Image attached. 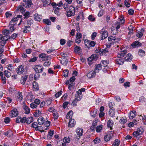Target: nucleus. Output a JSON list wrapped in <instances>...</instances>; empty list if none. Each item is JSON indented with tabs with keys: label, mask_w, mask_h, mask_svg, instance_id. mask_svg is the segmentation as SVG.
I'll use <instances>...</instances> for the list:
<instances>
[{
	"label": "nucleus",
	"mask_w": 146,
	"mask_h": 146,
	"mask_svg": "<svg viewBox=\"0 0 146 146\" xmlns=\"http://www.w3.org/2000/svg\"><path fill=\"white\" fill-rule=\"evenodd\" d=\"M74 3H72V5L70 6H69L68 9H69V10H71L72 11H74V12H75V8L74 6Z\"/></svg>",
	"instance_id": "42"
},
{
	"label": "nucleus",
	"mask_w": 146,
	"mask_h": 146,
	"mask_svg": "<svg viewBox=\"0 0 146 146\" xmlns=\"http://www.w3.org/2000/svg\"><path fill=\"white\" fill-rule=\"evenodd\" d=\"M126 54L123 52H121L118 53L117 55V57L118 58L123 57Z\"/></svg>",
	"instance_id": "47"
},
{
	"label": "nucleus",
	"mask_w": 146,
	"mask_h": 146,
	"mask_svg": "<svg viewBox=\"0 0 146 146\" xmlns=\"http://www.w3.org/2000/svg\"><path fill=\"white\" fill-rule=\"evenodd\" d=\"M90 41L88 40H85V46L88 48H90V47L88 45L90 44Z\"/></svg>",
	"instance_id": "57"
},
{
	"label": "nucleus",
	"mask_w": 146,
	"mask_h": 146,
	"mask_svg": "<svg viewBox=\"0 0 146 146\" xmlns=\"http://www.w3.org/2000/svg\"><path fill=\"white\" fill-rule=\"evenodd\" d=\"M41 1L42 3V5L43 7L49 5L51 3V0H41Z\"/></svg>",
	"instance_id": "13"
},
{
	"label": "nucleus",
	"mask_w": 146,
	"mask_h": 146,
	"mask_svg": "<svg viewBox=\"0 0 146 146\" xmlns=\"http://www.w3.org/2000/svg\"><path fill=\"white\" fill-rule=\"evenodd\" d=\"M127 120L125 117H121L119 120V122L122 124H124L127 122Z\"/></svg>",
	"instance_id": "33"
},
{
	"label": "nucleus",
	"mask_w": 146,
	"mask_h": 146,
	"mask_svg": "<svg viewBox=\"0 0 146 146\" xmlns=\"http://www.w3.org/2000/svg\"><path fill=\"white\" fill-rule=\"evenodd\" d=\"M30 13L29 12L27 11L26 12L24 15L25 16L24 18V19L28 18L30 16Z\"/></svg>",
	"instance_id": "49"
},
{
	"label": "nucleus",
	"mask_w": 146,
	"mask_h": 146,
	"mask_svg": "<svg viewBox=\"0 0 146 146\" xmlns=\"http://www.w3.org/2000/svg\"><path fill=\"white\" fill-rule=\"evenodd\" d=\"M81 48L80 47L78 46H76L74 48V50L75 53H79L80 52V50Z\"/></svg>",
	"instance_id": "38"
},
{
	"label": "nucleus",
	"mask_w": 146,
	"mask_h": 146,
	"mask_svg": "<svg viewBox=\"0 0 146 146\" xmlns=\"http://www.w3.org/2000/svg\"><path fill=\"white\" fill-rule=\"evenodd\" d=\"M63 8L66 10H67L68 9L69 7V5L67 4H64L63 5H62Z\"/></svg>",
	"instance_id": "64"
},
{
	"label": "nucleus",
	"mask_w": 146,
	"mask_h": 146,
	"mask_svg": "<svg viewBox=\"0 0 146 146\" xmlns=\"http://www.w3.org/2000/svg\"><path fill=\"white\" fill-rule=\"evenodd\" d=\"M32 127L34 128H35L36 130L38 129V125L36 122H34L32 124Z\"/></svg>",
	"instance_id": "45"
},
{
	"label": "nucleus",
	"mask_w": 146,
	"mask_h": 146,
	"mask_svg": "<svg viewBox=\"0 0 146 146\" xmlns=\"http://www.w3.org/2000/svg\"><path fill=\"white\" fill-rule=\"evenodd\" d=\"M18 115V111L16 109H14L11 111L10 113V116L11 117H15Z\"/></svg>",
	"instance_id": "9"
},
{
	"label": "nucleus",
	"mask_w": 146,
	"mask_h": 146,
	"mask_svg": "<svg viewBox=\"0 0 146 146\" xmlns=\"http://www.w3.org/2000/svg\"><path fill=\"white\" fill-rule=\"evenodd\" d=\"M10 37L9 36L4 35V36H3V38L2 41H1L0 42H5V44L6 43V41H7L8 39Z\"/></svg>",
	"instance_id": "36"
},
{
	"label": "nucleus",
	"mask_w": 146,
	"mask_h": 146,
	"mask_svg": "<svg viewBox=\"0 0 146 146\" xmlns=\"http://www.w3.org/2000/svg\"><path fill=\"white\" fill-rule=\"evenodd\" d=\"M109 114L111 117H112L114 115V111L113 109L110 110L109 111Z\"/></svg>",
	"instance_id": "52"
},
{
	"label": "nucleus",
	"mask_w": 146,
	"mask_h": 146,
	"mask_svg": "<svg viewBox=\"0 0 146 146\" xmlns=\"http://www.w3.org/2000/svg\"><path fill=\"white\" fill-rule=\"evenodd\" d=\"M38 123L39 125H41L44 123V120L43 117H40L38 118Z\"/></svg>",
	"instance_id": "23"
},
{
	"label": "nucleus",
	"mask_w": 146,
	"mask_h": 146,
	"mask_svg": "<svg viewBox=\"0 0 146 146\" xmlns=\"http://www.w3.org/2000/svg\"><path fill=\"white\" fill-rule=\"evenodd\" d=\"M28 78V76L27 75H24L22 77L21 80H20V82L21 84L24 85L26 81L27 78Z\"/></svg>",
	"instance_id": "16"
},
{
	"label": "nucleus",
	"mask_w": 146,
	"mask_h": 146,
	"mask_svg": "<svg viewBox=\"0 0 146 146\" xmlns=\"http://www.w3.org/2000/svg\"><path fill=\"white\" fill-rule=\"evenodd\" d=\"M138 54L141 56H143L145 55V52L142 49H139L138 51Z\"/></svg>",
	"instance_id": "34"
},
{
	"label": "nucleus",
	"mask_w": 146,
	"mask_h": 146,
	"mask_svg": "<svg viewBox=\"0 0 146 146\" xmlns=\"http://www.w3.org/2000/svg\"><path fill=\"white\" fill-rule=\"evenodd\" d=\"M102 65L98 64V65H96L95 66V72H98L99 70H100L102 69Z\"/></svg>",
	"instance_id": "26"
},
{
	"label": "nucleus",
	"mask_w": 146,
	"mask_h": 146,
	"mask_svg": "<svg viewBox=\"0 0 146 146\" xmlns=\"http://www.w3.org/2000/svg\"><path fill=\"white\" fill-rule=\"evenodd\" d=\"M4 74L5 76L7 78H9L11 76V73L7 70H5L4 71Z\"/></svg>",
	"instance_id": "40"
},
{
	"label": "nucleus",
	"mask_w": 146,
	"mask_h": 146,
	"mask_svg": "<svg viewBox=\"0 0 146 146\" xmlns=\"http://www.w3.org/2000/svg\"><path fill=\"white\" fill-rule=\"evenodd\" d=\"M112 137L110 134H108L106 135L104 137V139L106 141L110 140L112 138Z\"/></svg>",
	"instance_id": "32"
},
{
	"label": "nucleus",
	"mask_w": 146,
	"mask_h": 146,
	"mask_svg": "<svg viewBox=\"0 0 146 146\" xmlns=\"http://www.w3.org/2000/svg\"><path fill=\"white\" fill-rule=\"evenodd\" d=\"M30 106L31 108L34 109L36 108L37 107V105L34 102H33L30 104Z\"/></svg>",
	"instance_id": "54"
},
{
	"label": "nucleus",
	"mask_w": 146,
	"mask_h": 146,
	"mask_svg": "<svg viewBox=\"0 0 146 146\" xmlns=\"http://www.w3.org/2000/svg\"><path fill=\"white\" fill-rule=\"evenodd\" d=\"M37 59L36 57H35L33 58H31L29 60V62H33L36 61Z\"/></svg>",
	"instance_id": "59"
},
{
	"label": "nucleus",
	"mask_w": 146,
	"mask_h": 146,
	"mask_svg": "<svg viewBox=\"0 0 146 146\" xmlns=\"http://www.w3.org/2000/svg\"><path fill=\"white\" fill-rule=\"evenodd\" d=\"M141 43L137 41H135L131 44L132 46H133L134 47L141 46Z\"/></svg>",
	"instance_id": "24"
},
{
	"label": "nucleus",
	"mask_w": 146,
	"mask_h": 146,
	"mask_svg": "<svg viewBox=\"0 0 146 146\" xmlns=\"http://www.w3.org/2000/svg\"><path fill=\"white\" fill-rule=\"evenodd\" d=\"M102 128V125H100L97 127L96 131L97 132H100Z\"/></svg>",
	"instance_id": "46"
},
{
	"label": "nucleus",
	"mask_w": 146,
	"mask_h": 146,
	"mask_svg": "<svg viewBox=\"0 0 146 146\" xmlns=\"http://www.w3.org/2000/svg\"><path fill=\"white\" fill-rule=\"evenodd\" d=\"M22 5L18 7V10L19 11L21 12V13H23L25 12V9L24 8Z\"/></svg>",
	"instance_id": "35"
},
{
	"label": "nucleus",
	"mask_w": 146,
	"mask_h": 146,
	"mask_svg": "<svg viewBox=\"0 0 146 146\" xmlns=\"http://www.w3.org/2000/svg\"><path fill=\"white\" fill-rule=\"evenodd\" d=\"M69 71L68 70H64L63 72V76L65 77H66L68 76V74Z\"/></svg>",
	"instance_id": "41"
},
{
	"label": "nucleus",
	"mask_w": 146,
	"mask_h": 146,
	"mask_svg": "<svg viewBox=\"0 0 146 146\" xmlns=\"http://www.w3.org/2000/svg\"><path fill=\"white\" fill-rule=\"evenodd\" d=\"M41 113V111H40L39 110H36L34 114V115L36 117H38L39 116Z\"/></svg>",
	"instance_id": "43"
},
{
	"label": "nucleus",
	"mask_w": 146,
	"mask_h": 146,
	"mask_svg": "<svg viewBox=\"0 0 146 146\" xmlns=\"http://www.w3.org/2000/svg\"><path fill=\"white\" fill-rule=\"evenodd\" d=\"M24 70V68L22 65L18 66L16 69V71L17 73L19 74H21L23 73Z\"/></svg>",
	"instance_id": "5"
},
{
	"label": "nucleus",
	"mask_w": 146,
	"mask_h": 146,
	"mask_svg": "<svg viewBox=\"0 0 146 146\" xmlns=\"http://www.w3.org/2000/svg\"><path fill=\"white\" fill-rule=\"evenodd\" d=\"M44 123V125L46 127L45 129H47L48 127L50 125V122L49 121H46L45 123Z\"/></svg>",
	"instance_id": "55"
},
{
	"label": "nucleus",
	"mask_w": 146,
	"mask_h": 146,
	"mask_svg": "<svg viewBox=\"0 0 146 146\" xmlns=\"http://www.w3.org/2000/svg\"><path fill=\"white\" fill-rule=\"evenodd\" d=\"M31 29L30 26L29 25L25 26L23 32L24 33H26L30 31Z\"/></svg>",
	"instance_id": "30"
},
{
	"label": "nucleus",
	"mask_w": 146,
	"mask_h": 146,
	"mask_svg": "<svg viewBox=\"0 0 146 146\" xmlns=\"http://www.w3.org/2000/svg\"><path fill=\"white\" fill-rule=\"evenodd\" d=\"M76 134L75 135V137L78 139L80 138V136H82L83 133V129L81 128H78L76 130Z\"/></svg>",
	"instance_id": "3"
},
{
	"label": "nucleus",
	"mask_w": 146,
	"mask_h": 146,
	"mask_svg": "<svg viewBox=\"0 0 146 146\" xmlns=\"http://www.w3.org/2000/svg\"><path fill=\"white\" fill-rule=\"evenodd\" d=\"M38 68H38V65H36L35 66H34L33 69L35 70V72L37 73H39V70Z\"/></svg>",
	"instance_id": "60"
},
{
	"label": "nucleus",
	"mask_w": 146,
	"mask_h": 146,
	"mask_svg": "<svg viewBox=\"0 0 146 146\" xmlns=\"http://www.w3.org/2000/svg\"><path fill=\"white\" fill-rule=\"evenodd\" d=\"M97 58L98 56L97 54H95L92 55L87 59L89 61L88 64H90L93 61H96L97 59Z\"/></svg>",
	"instance_id": "4"
},
{
	"label": "nucleus",
	"mask_w": 146,
	"mask_h": 146,
	"mask_svg": "<svg viewBox=\"0 0 146 146\" xmlns=\"http://www.w3.org/2000/svg\"><path fill=\"white\" fill-rule=\"evenodd\" d=\"M63 141L64 143H68L70 142V140L69 138L64 137L63 139Z\"/></svg>",
	"instance_id": "56"
},
{
	"label": "nucleus",
	"mask_w": 146,
	"mask_h": 146,
	"mask_svg": "<svg viewBox=\"0 0 146 146\" xmlns=\"http://www.w3.org/2000/svg\"><path fill=\"white\" fill-rule=\"evenodd\" d=\"M96 44V43L94 41H91L90 42V44H88L90 48L91 47L94 46Z\"/></svg>",
	"instance_id": "58"
},
{
	"label": "nucleus",
	"mask_w": 146,
	"mask_h": 146,
	"mask_svg": "<svg viewBox=\"0 0 146 146\" xmlns=\"http://www.w3.org/2000/svg\"><path fill=\"white\" fill-rule=\"evenodd\" d=\"M136 112L135 111H133L131 112L129 115V118L130 119H132L135 117L136 115Z\"/></svg>",
	"instance_id": "27"
},
{
	"label": "nucleus",
	"mask_w": 146,
	"mask_h": 146,
	"mask_svg": "<svg viewBox=\"0 0 146 146\" xmlns=\"http://www.w3.org/2000/svg\"><path fill=\"white\" fill-rule=\"evenodd\" d=\"M3 34L4 35L9 36V30L7 29H5L3 31Z\"/></svg>",
	"instance_id": "51"
},
{
	"label": "nucleus",
	"mask_w": 146,
	"mask_h": 146,
	"mask_svg": "<svg viewBox=\"0 0 146 146\" xmlns=\"http://www.w3.org/2000/svg\"><path fill=\"white\" fill-rule=\"evenodd\" d=\"M33 20L31 18L29 19L27 21V24L28 25L30 26L33 24Z\"/></svg>",
	"instance_id": "50"
},
{
	"label": "nucleus",
	"mask_w": 146,
	"mask_h": 146,
	"mask_svg": "<svg viewBox=\"0 0 146 146\" xmlns=\"http://www.w3.org/2000/svg\"><path fill=\"white\" fill-rule=\"evenodd\" d=\"M22 5L26 8H29L33 4L31 0H23L22 3Z\"/></svg>",
	"instance_id": "1"
},
{
	"label": "nucleus",
	"mask_w": 146,
	"mask_h": 146,
	"mask_svg": "<svg viewBox=\"0 0 146 146\" xmlns=\"http://www.w3.org/2000/svg\"><path fill=\"white\" fill-rule=\"evenodd\" d=\"M101 33L102 34L101 37V40H103L108 36V34L107 31H105L103 30H102Z\"/></svg>",
	"instance_id": "8"
},
{
	"label": "nucleus",
	"mask_w": 146,
	"mask_h": 146,
	"mask_svg": "<svg viewBox=\"0 0 146 146\" xmlns=\"http://www.w3.org/2000/svg\"><path fill=\"white\" fill-rule=\"evenodd\" d=\"M51 4L52 6H58V7H60L62 6L63 3L62 1H60L59 3H56L55 2H53L51 3Z\"/></svg>",
	"instance_id": "31"
},
{
	"label": "nucleus",
	"mask_w": 146,
	"mask_h": 146,
	"mask_svg": "<svg viewBox=\"0 0 146 146\" xmlns=\"http://www.w3.org/2000/svg\"><path fill=\"white\" fill-rule=\"evenodd\" d=\"M1 76V79L2 81V82L3 84H5L6 83V78L5 76H3V75L0 76Z\"/></svg>",
	"instance_id": "61"
},
{
	"label": "nucleus",
	"mask_w": 146,
	"mask_h": 146,
	"mask_svg": "<svg viewBox=\"0 0 146 146\" xmlns=\"http://www.w3.org/2000/svg\"><path fill=\"white\" fill-rule=\"evenodd\" d=\"M39 58H41L42 60L45 61L48 60V56L46 55L44 53H42L38 55Z\"/></svg>",
	"instance_id": "10"
},
{
	"label": "nucleus",
	"mask_w": 146,
	"mask_h": 146,
	"mask_svg": "<svg viewBox=\"0 0 146 146\" xmlns=\"http://www.w3.org/2000/svg\"><path fill=\"white\" fill-rule=\"evenodd\" d=\"M43 22L48 25H50L51 23L50 20L48 19H44L43 20Z\"/></svg>",
	"instance_id": "39"
},
{
	"label": "nucleus",
	"mask_w": 146,
	"mask_h": 146,
	"mask_svg": "<svg viewBox=\"0 0 146 146\" xmlns=\"http://www.w3.org/2000/svg\"><path fill=\"white\" fill-rule=\"evenodd\" d=\"M76 38L77 39H79L82 37V35L80 33H78L76 35Z\"/></svg>",
	"instance_id": "53"
},
{
	"label": "nucleus",
	"mask_w": 146,
	"mask_h": 146,
	"mask_svg": "<svg viewBox=\"0 0 146 146\" xmlns=\"http://www.w3.org/2000/svg\"><path fill=\"white\" fill-rule=\"evenodd\" d=\"M108 62L109 61L108 60L102 61L101 62V65H102V66L106 67L108 65Z\"/></svg>",
	"instance_id": "37"
},
{
	"label": "nucleus",
	"mask_w": 146,
	"mask_h": 146,
	"mask_svg": "<svg viewBox=\"0 0 146 146\" xmlns=\"http://www.w3.org/2000/svg\"><path fill=\"white\" fill-rule=\"evenodd\" d=\"M73 112L72 111H70L68 112V113L66 116V118L67 119H72V117L73 115Z\"/></svg>",
	"instance_id": "29"
},
{
	"label": "nucleus",
	"mask_w": 146,
	"mask_h": 146,
	"mask_svg": "<svg viewBox=\"0 0 146 146\" xmlns=\"http://www.w3.org/2000/svg\"><path fill=\"white\" fill-rule=\"evenodd\" d=\"M113 125V122L112 120L109 119L108 121L107 125V127H109L111 130L112 129V127Z\"/></svg>",
	"instance_id": "17"
},
{
	"label": "nucleus",
	"mask_w": 146,
	"mask_h": 146,
	"mask_svg": "<svg viewBox=\"0 0 146 146\" xmlns=\"http://www.w3.org/2000/svg\"><path fill=\"white\" fill-rule=\"evenodd\" d=\"M33 90L35 91H37L39 90V87L37 83L36 82L34 81L33 83Z\"/></svg>",
	"instance_id": "18"
},
{
	"label": "nucleus",
	"mask_w": 146,
	"mask_h": 146,
	"mask_svg": "<svg viewBox=\"0 0 146 146\" xmlns=\"http://www.w3.org/2000/svg\"><path fill=\"white\" fill-rule=\"evenodd\" d=\"M133 56L131 54H127L125 58V60L127 61H130L132 59Z\"/></svg>",
	"instance_id": "21"
},
{
	"label": "nucleus",
	"mask_w": 146,
	"mask_h": 146,
	"mask_svg": "<svg viewBox=\"0 0 146 146\" xmlns=\"http://www.w3.org/2000/svg\"><path fill=\"white\" fill-rule=\"evenodd\" d=\"M17 34L16 33H14L9 37V38L12 39H14L16 37Z\"/></svg>",
	"instance_id": "63"
},
{
	"label": "nucleus",
	"mask_w": 146,
	"mask_h": 146,
	"mask_svg": "<svg viewBox=\"0 0 146 146\" xmlns=\"http://www.w3.org/2000/svg\"><path fill=\"white\" fill-rule=\"evenodd\" d=\"M16 99L17 101L19 102L21 101L23 98V96L21 92H19L16 95Z\"/></svg>",
	"instance_id": "7"
},
{
	"label": "nucleus",
	"mask_w": 146,
	"mask_h": 146,
	"mask_svg": "<svg viewBox=\"0 0 146 146\" xmlns=\"http://www.w3.org/2000/svg\"><path fill=\"white\" fill-rule=\"evenodd\" d=\"M3 42H0V54H2L3 51V47L4 46L5 43Z\"/></svg>",
	"instance_id": "19"
},
{
	"label": "nucleus",
	"mask_w": 146,
	"mask_h": 146,
	"mask_svg": "<svg viewBox=\"0 0 146 146\" xmlns=\"http://www.w3.org/2000/svg\"><path fill=\"white\" fill-rule=\"evenodd\" d=\"M33 121V118L30 117L27 118L26 117L22 118V123H26L27 124L31 123Z\"/></svg>",
	"instance_id": "2"
},
{
	"label": "nucleus",
	"mask_w": 146,
	"mask_h": 146,
	"mask_svg": "<svg viewBox=\"0 0 146 146\" xmlns=\"http://www.w3.org/2000/svg\"><path fill=\"white\" fill-rule=\"evenodd\" d=\"M119 143L120 141L118 139H116L113 145V146H119Z\"/></svg>",
	"instance_id": "44"
},
{
	"label": "nucleus",
	"mask_w": 146,
	"mask_h": 146,
	"mask_svg": "<svg viewBox=\"0 0 146 146\" xmlns=\"http://www.w3.org/2000/svg\"><path fill=\"white\" fill-rule=\"evenodd\" d=\"M96 72L93 71H92L88 73L87 76L89 78H92L95 76Z\"/></svg>",
	"instance_id": "20"
},
{
	"label": "nucleus",
	"mask_w": 146,
	"mask_h": 146,
	"mask_svg": "<svg viewBox=\"0 0 146 146\" xmlns=\"http://www.w3.org/2000/svg\"><path fill=\"white\" fill-rule=\"evenodd\" d=\"M79 91H77L76 94L75 95V97H76L75 99H76L78 101H80L82 97V95L81 94V93Z\"/></svg>",
	"instance_id": "12"
},
{
	"label": "nucleus",
	"mask_w": 146,
	"mask_h": 146,
	"mask_svg": "<svg viewBox=\"0 0 146 146\" xmlns=\"http://www.w3.org/2000/svg\"><path fill=\"white\" fill-rule=\"evenodd\" d=\"M75 124V121L74 119H71L69 120L68 124V126L69 127H72L74 126Z\"/></svg>",
	"instance_id": "15"
},
{
	"label": "nucleus",
	"mask_w": 146,
	"mask_h": 146,
	"mask_svg": "<svg viewBox=\"0 0 146 146\" xmlns=\"http://www.w3.org/2000/svg\"><path fill=\"white\" fill-rule=\"evenodd\" d=\"M75 12L74 11H72L71 10H68L66 11V15L68 17H70L72 16H74Z\"/></svg>",
	"instance_id": "22"
},
{
	"label": "nucleus",
	"mask_w": 146,
	"mask_h": 146,
	"mask_svg": "<svg viewBox=\"0 0 146 146\" xmlns=\"http://www.w3.org/2000/svg\"><path fill=\"white\" fill-rule=\"evenodd\" d=\"M7 68L11 72H13L15 70L14 66L12 64H9L7 66Z\"/></svg>",
	"instance_id": "28"
},
{
	"label": "nucleus",
	"mask_w": 146,
	"mask_h": 146,
	"mask_svg": "<svg viewBox=\"0 0 146 146\" xmlns=\"http://www.w3.org/2000/svg\"><path fill=\"white\" fill-rule=\"evenodd\" d=\"M22 118H21V117H17L16 119V122L17 123H19L20 122H21L22 123Z\"/></svg>",
	"instance_id": "62"
},
{
	"label": "nucleus",
	"mask_w": 146,
	"mask_h": 146,
	"mask_svg": "<svg viewBox=\"0 0 146 146\" xmlns=\"http://www.w3.org/2000/svg\"><path fill=\"white\" fill-rule=\"evenodd\" d=\"M34 17L35 20L38 21H40L42 19V16L41 15H39L37 13H35L34 15Z\"/></svg>",
	"instance_id": "11"
},
{
	"label": "nucleus",
	"mask_w": 146,
	"mask_h": 146,
	"mask_svg": "<svg viewBox=\"0 0 146 146\" xmlns=\"http://www.w3.org/2000/svg\"><path fill=\"white\" fill-rule=\"evenodd\" d=\"M125 59L124 58H119L116 60V63L119 64H123Z\"/></svg>",
	"instance_id": "25"
},
{
	"label": "nucleus",
	"mask_w": 146,
	"mask_h": 146,
	"mask_svg": "<svg viewBox=\"0 0 146 146\" xmlns=\"http://www.w3.org/2000/svg\"><path fill=\"white\" fill-rule=\"evenodd\" d=\"M23 109L24 110L25 114H29L30 113V108L26 105L24 104L23 106Z\"/></svg>",
	"instance_id": "14"
},
{
	"label": "nucleus",
	"mask_w": 146,
	"mask_h": 146,
	"mask_svg": "<svg viewBox=\"0 0 146 146\" xmlns=\"http://www.w3.org/2000/svg\"><path fill=\"white\" fill-rule=\"evenodd\" d=\"M120 21L121 22V23L117 21L115 23V26L116 29L117 30L120 28L121 25V24L124 23V20H123V18L120 19Z\"/></svg>",
	"instance_id": "6"
},
{
	"label": "nucleus",
	"mask_w": 146,
	"mask_h": 146,
	"mask_svg": "<svg viewBox=\"0 0 146 146\" xmlns=\"http://www.w3.org/2000/svg\"><path fill=\"white\" fill-rule=\"evenodd\" d=\"M93 141L95 144H98L100 143L101 141L100 138L96 137L94 140Z\"/></svg>",
	"instance_id": "48"
}]
</instances>
